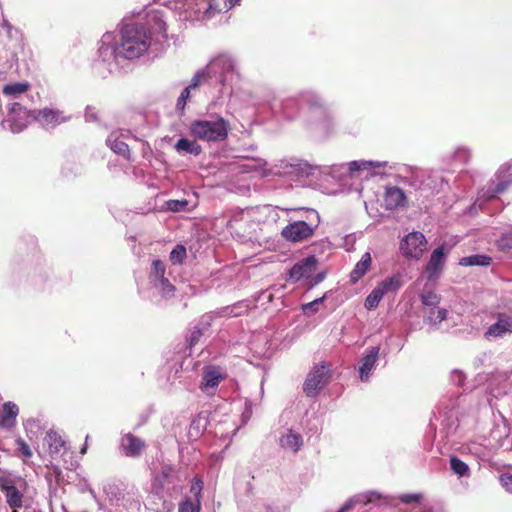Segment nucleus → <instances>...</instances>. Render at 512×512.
<instances>
[{
	"mask_svg": "<svg viewBox=\"0 0 512 512\" xmlns=\"http://www.w3.org/2000/svg\"><path fill=\"white\" fill-rule=\"evenodd\" d=\"M39 115L44 119L47 123H56L58 122L59 115L57 112L51 109H43L39 112Z\"/></svg>",
	"mask_w": 512,
	"mask_h": 512,
	"instance_id": "nucleus-36",
	"label": "nucleus"
},
{
	"mask_svg": "<svg viewBox=\"0 0 512 512\" xmlns=\"http://www.w3.org/2000/svg\"><path fill=\"white\" fill-rule=\"evenodd\" d=\"M510 181H501L499 182L496 187L493 189L492 194L489 196V198H494L497 194H500L504 192L508 186L510 185Z\"/></svg>",
	"mask_w": 512,
	"mask_h": 512,
	"instance_id": "nucleus-39",
	"label": "nucleus"
},
{
	"mask_svg": "<svg viewBox=\"0 0 512 512\" xmlns=\"http://www.w3.org/2000/svg\"><path fill=\"white\" fill-rule=\"evenodd\" d=\"M226 376V373L219 366H205L199 388L206 395L212 396L220 382L226 379Z\"/></svg>",
	"mask_w": 512,
	"mask_h": 512,
	"instance_id": "nucleus-6",
	"label": "nucleus"
},
{
	"mask_svg": "<svg viewBox=\"0 0 512 512\" xmlns=\"http://www.w3.org/2000/svg\"><path fill=\"white\" fill-rule=\"evenodd\" d=\"M329 379L328 369L324 364L315 365L308 373L303 385V390L308 397H314L327 384Z\"/></svg>",
	"mask_w": 512,
	"mask_h": 512,
	"instance_id": "nucleus-3",
	"label": "nucleus"
},
{
	"mask_svg": "<svg viewBox=\"0 0 512 512\" xmlns=\"http://www.w3.org/2000/svg\"><path fill=\"white\" fill-rule=\"evenodd\" d=\"M190 89L189 88H185L181 95L179 96L178 100H177V108L180 109V110H183L185 105H186V102L187 100L190 98Z\"/></svg>",
	"mask_w": 512,
	"mask_h": 512,
	"instance_id": "nucleus-38",
	"label": "nucleus"
},
{
	"mask_svg": "<svg viewBox=\"0 0 512 512\" xmlns=\"http://www.w3.org/2000/svg\"><path fill=\"white\" fill-rule=\"evenodd\" d=\"M186 258V248L183 245H177L170 253V261L173 264H181Z\"/></svg>",
	"mask_w": 512,
	"mask_h": 512,
	"instance_id": "nucleus-34",
	"label": "nucleus"
},
{
	"mask_svg": "<svg viewBox=\"0 0 512 512\" xmlns=\"http://www.w3.org/2000/svg\"><path fill=\"white\" fill-rule=\"evenodd\" d=\"M149 24L151 26V29L156 33H163L166 32V23L162 19V17L159 15V13H153L149 18Z\"/></svg>",
	"mask_w": 512,
	"mask_h": 512,
	"instance_id": "nucleus-30",
	"label": "nucleus"
},
{
	"mask_svg": "<svg viewBox=\"0 0 512 512\" xmlns=\"http://www.w3.org/2000/svg\"><path fill=\"white\" fill-rule=\"evenodd\" d=\"M368 165H369V163H368V162H362V163H359V162H357V161H353V162H351V163L349 164V169H350V171H352V172H353V171H358V170H360V169L362 168V166H363L364 168H367V166H368Z\"/></svg>",
	"mask_w": 512,
	"mask_h": 512,
	"instance_id": "nucleus-45",
	"label": "nucleus"
},
{
	"mask_svg": "<svg viewBox=\"0 0 512 512\" xmlns=\"http://www.w3.org/2000/svg\"><path fill=\"white\" fill-rule=\"evenodd\" d=\"M427 241L421 232L406 235L400 244L402 254L409 259H419L426 250Z\"/></svg>",
	"mask_w": 512,
	"mask_h": 512,
	"instance_id": "nucleus-5",
	"label": "nucleus"
},
{
	"mask_svg": "<svg viewBox=\"0 0 512 512\" xmlns=\"http://www.w3.org/2000/svg\"><path fill=\"white\" fill-rule=\"evenodd\" d=\"M491 263V258L483 255H472L464 257L460 260V264L463 266H487Z\"/></svg>",
	"mask_w": 512,
	"mask_h": 512,
	"instance_id": "nucleus-25",
	"label": "nucleus"
},
{
	"mask_svg": "<svg viewBox=\"0 0 512 512\" xmlns=\"http://www.w3.org/2000/svg\"><path fill=\"white\" fill-rule=\"evenodd\" d=\"M30 89V84L28 82H15L8 83L3 86L2 93L7 97H17L23 93H26Z\"/></svg>",
	"mask_w": 512,
	"mask_h": 512,
	"instance_id": "nucleus-21",
	"label": "nucleus"
},
{
	"mask_svg": "<svg viewBox=\"0 0 512 512\" xmlns=\"http://www.w3.org/2000/svg\"><path fill=\"white\" fill-rule=\"evenodd\" d=\"M446 318H447V310H446V309H443V308H439V309L436 311V320H438V322H442V321H444Z\"/></svg>",
	"mask_w": 512,
	"mask_h": 512,
	"instance_id": "nucleus-46",
	"label": "nucleus"
},
{
	"mask_svg": "<svg viewBox=\"0 0 512 512\" xmlns=\"http://www.w3.org/2000/svg\"><path fill=\"white\" fill-rule=\"evenodd\" d=\"M8 114L12 119H16V117L27 118L29 112L22 104L13 102L8 105Z\"/></svg>",
	"mask_w": 512,
	"mask_h": 512,
	"instance_id": "nucleus-27",
	"label": "nucleus"
},
{
	"mask_svg": "<svg viewBox=\"0 0 512 512\" xmlns=\"http://www.w3.org/2000/svg\"><path fill=\"white\" fill-rule=\"evenodd\" d=\"M378 353L379 348L372 347L369 353L362 359V365L359 369L361 381H366L369 378V374L376 364Z\"/></svg>",
	"mask_w": 512,
	"mask_h": 512,
	"instance_id": "nucleus-16",
	"label": "nucleus"
},
{
	"mask_svg": "<svg viewBox=\"0 0 512 512\" xmlns=\"http://www.w3.org/2000/svg\"><path fill=\"white\" fill-rule=\"evenodd\" d=\"M384 297V295L380 292L379 289H377L376 287L370 292V294L367 296L366 300H365V307L366 309L368 310H373L375 309L379 302L381 301V299Z\"/></svg>",
	"mask_w": 512,
	"mask_h": 512,
	"instance_id": "nucleus-28",
	"label": "nucleus"
},
{
	"mask_svg": "<svg viewBox=\"0 0 512 512\" xmlns=\"http://www.w3.org/2000/svg\"><path fill=\"white\" fill-rule=\"evenodd\" d=\"M121 447L124 454L128 457H138L145 449V442L132 433H127L122 437Z\"/></svg>",
	"mask_w": 512,
	"mask_h": 512,
	"instance_id": "nucleus-12",
	"label": "nucleus"
},
{
	"mask_svg": "<svg viewBox=\"0 0 512 512\" xmlns=\"http://www.w3.org/2000/svg\"><path fill=\"white\" fill-rule=\"evenodd\" d=\"M325 275L323 273L317 274L313 279V284H318L324 279Z\"/></svg>",
	"mask_w": 512,
	"mask_h": 512,
	"instance_id": "nucleus-47",
	"label": "nucleus"
},
{
	"mask_svg": "<svg viewBox=\"0 0 512 512\" xmlns=\"http://www.w3.org/2000/svg\"><path fill=\"white\" fill-rule=\"evenodd\" d=\"M0 490L4 493L6 503L12 512H18V509L23 506V493L13 484L12 480L1 481Z\"/></svg>",
	"mask_w": 512,
	"mask_h": 512,
	"instance_id": "nucleus-8",
	"label": "nucleus"
},
{
	"mask_svg": "<svg viewBox=\"0 0 512 512\" xmlns=\"http://www.w3.org/2000/svg\"><path fill=\"white\" fill-rule=\"evenodd\" d=\"M350 508H351V505L349 503H346L338 512H345Z\"/></svg>",
	"mask_w": 512,
	"mask_h": 512,
	"instance_id": "nucleus-49",
	"label": "nucleus"
},
{
	"mask_svg": "<svg viewBox=\"0 0 512 512\" xmlns=\"http://www.w3.org/2000/svg\"><path fill=\"white\" fill-rule=\"evenodd\" d=\"M403 285L401 275H393L379 282L376 286L377 289L385 296L388 293L397 292Z\"/></svg>",
	"mask_w": 512,
	"mask_h": 512,
	"instance_id": "nucleus-18",
	"label": "nucleus"
},
{
	"mask_svg": "<svg viewBox=\"0 0 512 512\" xmlns=\"http://www.w3.org/2000/svg\"><path fill=\"white\" fill-rule=\"evenodd\" d=\"M200 499L194 502L191 498H186L179 504L178 512H200Z\"/></svg>",
	"mask_w": 512,
	"mask_h": 512,
	"instance_id": "nucleus-32",
	"label": "nucleus"
},
{
	"mask_svg": "<svg viewBox=\"0 0 512 512\" xmlns=\"http://www.w3.org/2000/svg\"><path fill=\"white\" fill-rule=\"evenodd\" d=\"M499 245L502 248L511 249L512 248V232L503 235L501 237V239L499 240Z\"/></svg>",
	"mask_w": 512,
	"mask_h": 512,
	"instance_id": "nucleus-40",
	"label": "nucleus"
},
{
	"mask_svg": "<svg viewBox=\"0 0 512 512\" xmlns=\"http://www.w3.org/2000/svg\"><path fill=\"white\" fill-rule=\"evenodd\" d=\"M318 260L312 255L296 263L289 271L291 279L298 281L303 277H310L316 270Z\"/></svg>",
	"mask_w": 512,
	"mask_h": 512,
	"instance_id": "nucleus-10",
	"label": "nucleus"
},
{
	"mask_svg": "<svg viewBox=\"0 0 512 512\" xmlns=\"http://www.w3.org/2000/svg\"><path fill=\"white\" fill-rule=\"evenodd\" d=\"M399 499L404 504L417 503L422 499V494H402L400 495Z\"/></svg>",
	"mask_w": 512,
	"mask_h": 512,
	"instance_id": "nucleus-37",
	"label": "nucleus"
},
{
	"mask_svg": "<svg viewBox=\"0 0 512 512\" xmlns=\"http://www.w3.org/2000/svg\"><path fill=\"white\" fill-rule=\"evenodd\" d=\"M16 446L18 456H20L24 462H27L33 456L29 445L22 438L16 439Z\"/></svg>",
	"mask_w": 512,
	"mask_h": 512,
	"instance_id": "nucleus-29",
	"label": "nucleus"
},
{
	"mask_svg": "<svg viewBox=\"0 0 512 512\" xmlns=\"http://www.w3.org/2000/svg\"><path fill=\"white\" fill-rule=\"evenodd\" d=\"M158 283L155 285L161 294L162 297L168 298L171 297L175 292V286L170 283V281L165 277L157 281Z\"/></svg>",
	"mask_w": 512,
	"mask_h": 512,
	"instance_id": "nucleus-31",
	"label": "nucleus"
},
{
	"mask_svg": "<svg viewBox=\"0 0 512 512\" xmlns=\"http://www.w3.org/2000/svg\"><path fill=\"white\" fill-rule=\"evenodd\" d=\"M383 201L385 209L391 211L404 208L407 205V197L404 191L397 186L386 188Z\"/></svg>",
	"mask_w": 512,
	"mask_h": 512,
	"instance_id": "nucleus-9",
	"label": "nucleus"
},
{
	"mask_svg": "<svg viewBox=\"0 0 512 512\" xmlns=\"http://www.w3.org/2000/svg\"><path fill=\"white\" fill-rule=\"evenodd\" d=\"M230 1V7L235 5V3L238 1V0H229Z\"/></svg>",
	"mask_w": 512,
	"mask_h": 512,
	"instance_id": "nucleus-50",
	"label": "nucleus"
},
{
	"mask_svg": "<svg viewBox=\"0 0 512 512\" xmlns=\"http://www.w3.org/2000/svg\"><path fill=\"white\" fill-rule=\"evenodd\" d=\"M166 268L164 263L161 260H154L152 262V268L150 272V278L159 281L160 279L165 278Z\"/></svg>",
	"mask_w": 512,
	"mask_h": 512,
	"instance_id": "nucleus-33",
	"label": "nucleus"
},
{
	"mask_svg": "<svg viewBox=\"0 0 512 512\" xmlns=\"http://www.w3.org/2000/svg\"><path fill=\"white\" fill-rule=\"evenodd\" d=\"M88 438H89V436L87 435V436H86V439H85V444H84V446L81 448V451H80V452H81V454H85V453H86V451H87V447H88V445H87V441H88Z\"/></svg>",
	"mask_w": 512,
	"mask_h": 512,
	"instance_id": "nucleus-48",
	"label": "nucleus"
},
{
	"mask_svg": "<svg viewBox=\"0 0 512 512\" xmlns=\"http://www.w3.org/2000/svg\"><path fill=\"white\" fill-rule=\"evenodd\" d=\"M176 478L175 469L170 464H163L159 474L153 479V487L162 490L165 485L170 484Z\"/></svg>",
	"mask_w": 512,
	"mask_h": 512,
	"instance_id": "nucleus-15",
	"label": "nucleus"
},
{
	"mask_svg": "<svg viewBox=\"0 0 512 512\" xmlns=\"http://www.w3.org/2000/svg\"><path fill=\"white\" fill-rule=\"evenodd\" d=\"M108 143L110 148L118 155L129 159L130 158V149L129 146L119 138H108Z\"/></svg>",
	"mask_w": 512,
	"mask_h": 512,
	"instance_id": "nucleus-24",
	"label": "nucleus"
},
{
	"mask_svg": "<svg viewBox=\"0 0 512 512\" xmlns=\"http://www.w3.org/2000/svg\"><path fill=\"white\" fill-rule=\"evenodd\" d=\"M445 261V253L443 247L436 248L426 266V271L429 273L430 278L438 276L441 272Z\"/></svg>",
	"mask_w": 512,
	"mask_h": 512,
	"instance_id": "nucleus-14",
	"label": "nucleus"
},
{
	"mask_svg": "<svg viewBox=\"0 0 512 512\" xmlns=\"http://www.w3.org/2000/svg\"><path fill=\"white\" fill-rule=\"evenodd\" d=\"M201 336H202V333L200 330H194L191 333V336L189 339L190 348H192L194 345H196L198 343Z\"/></svg>",
	"mask_w": 512,
	"mask_h": 512,
	"instance_id": "nucleus-43",
	"label": "nucleus"
},
{
	"mask_svg": "<svg viewBox=\"0 0 512 512\" xmlns=\"http://www.w3.org/2000/svg\"><path fill=\"white\" fill-rule=\"evenodd\" d=\"M46 441L48 444L49 453L51 455L58 454L65 445L62 437L57 432L52 430L47 432Z\"/></svg>",
	"mask_w": 512,
	"mask_h": 512,
	"instance_id": "nucleus-22",
	"label": "nucleus"
},
{
	"mask_svg": "<svg viewBox=\"0 0 512 512\" xmlns=\"http://www.w3.org/2000/svg\"><path fill=\"white\" fill-rule=\"evenodd\" d=\"M19 413L18 406L12 402L3 405V414L1 416V425L10 428L15 424V419Z\"/></svg>",
	"mask_w": 512,
	"mask_h": 512,
	"instance_id": "nucleus-20",
	"label": "nucleus"
},
{
	"mask_svg": "<svg viewBox=\"0 0 512 512\" xmlns=\"http://www.w3.org/2000/svg\"><path fill=\"white\" fill-rule=\"evenodd\" d=\"M372 258L369 252H366L361 260L356 264L355 268L350 273L351 282L356 283L361 279L370 269Z\"/></svg>",
	"mask_w": 512,
	"mask_h": 512,
	"instance_id": "nucleus-17",
	"label": "nucleus"
},
{
	"mask_svg": "<svg viewBox=\"0 0 512 512\" xmlns=\"http://www.w3.org/2000/svg\"><path fill=\"white\" fill-rule=\"evenodd\" d=\"M280 445L285 449H290L293 452H297L303 445V439L300 434L289 430L280 438Z\"/></svg>",
	"mask_w": 512,
	"mask_h": 512,
	"instance_id": "nucleus-19",
	"label": "nucleus"
},
{
	"mask_svg": "<svg viewBox=\"0 0 512 512\" xmlns=\"http://www.w3.org/2000/svg\"><path fill=\"white\" fill-rule=\"evenodd\" d=\"M196 20H209L213 18L220 10L214 7L213 0H194L189 6Z\"/></svg>",
	"mask_w": 512,
	"mask_h": 512,
	"instance_id": "nucleus-11",
	"label": "nucleus"
},
{
	"mask_svg": "<svg viewBox=\"0 0 512 512\" xmlns=\"http://www.w3.org/2000/svg\"><path fill=\"white\" fill-rule=\"evenodd\" d=\"M501 484L509 491H512V475L502 474L500 476Z\"/></svg>",
	"mask_w": 512,
	"mask_h": 512,
	"instance_id": "nucleus-42",
	"label": "nucleus"
},
{
	"mask_svg": "<svg viewBox=\"0 0 512 512\" xmlns=\"http://www.w3.org/2000/svg\"><path fill=\"white\" fill-rule=\"evenodd\" d=\"M187 204L186 201H171L169 202V208L172 210V211H180L181 209L184 208V206Z\"/></svg>",
	"mask_w": 512,
	"mask_h": 512,
	"instance_id": "nucleus-44",
	"label": "nucleus"
},
{
	"mask_svg": "<svg viewBox=\"0 0 512 512\" xmlns=\"http://www.w3.org/2000/svg\"><path fill=\"white\" fill-rule=\"evenodd\" d=\"M324 300V297H321V298H318V299H315L314 301H311L305 305H303V310L306 312L308 310L312 311V312H316L318 310V305L320 303H322Z\"/></svg>",
	"mask_w": 512,
	"mask_h": 512,
	"instance_id": "nucleus-41",
	"label": "nucleus"
},
{
	"mask_svg": "<svg viewBox=\"0 0 512 512\" xmlns=\"http://www.w3.org/2000/svg\"><path fill=\"white\" fill-rule=\"evenodd\" d=\"M175 148L179 152L184 151L195 156L201 153V146L198 145L195 141H191L186 138H180L175 144Z\"/></svg>",
	"mask_w": 512,
	"mask_h": 512,
	"instance_id": "nucleus-23",
	"label": "nucleus"
},
{
	"mask_svg": "<svg viewBox=\"0 0 512 512\" xmlns=\"http://www.w3.org/2000/svg\"><path fill=\"white\" fill-rule=\"evenodd\" d=\"M506 333H512V318L505 314H500L498 321L485 332V337L487 339L502 337Z\"/></svg>",
	"mask_w": 512,
	"mask_h": 512,
	"instance_id": "nucleus-13",
	"label": "nucleus"
},
{
	"mask_svg": "<svg viewBox=\"0 0 512 512\" xmlns=\"http://www.w3.org/2000/svg\"><path fill=\"white\" fill-rule=\"evenodd\" d=\"M228 122L223 118L216 121L196 120L190 124V134L199 140L208 142L223 141L228 135Z\"/></svg>",
	"mask_w": 512,
	"mask_h": 512,
	"instance_id": "nucleus-2",
	"label": "nucleus"
},
{
	"mask_svg": "<svg viewBox=\"0 0 512 512\" xmlns=\"http://www.w3.org/2000/svg\"><path fill=\"white\" fill-rule=\"evenodd\" d=\"M317 224L314 226L305 221H295L289 223L281 231V236L292 243L303 242L314 235Z\"/></svg>",
	"mask_w": 512,
	"mask_h": 512,
	"instance_id": "nucleus-4",
	"label": "nucleus"
},
{
	"mask_svg": "<svg viewBox=\"0 0 512 512\" xmlns=\"http://www.w3.org/2000/svg\"><path fill=\"white\" fill-rule=\"evenodd\" d=\"M120 41L116 47L118 55L126 59H135L146 52L151 44L150 34L141 24H127L120 32Z\"/></svg>",
	"mask_w": 512,
	"mask_h": 512,
	"instance_id": "nucleus-1",
	"label": "nucleus"
},
{
	"mask_svg": "<svg viewBox=\"0 0 512 512\" xmlns=\"http://www.w3.org/2000/svg\"><path fill=\"white\" fill-rule=\"evenodd\" d=\"M420 299L425 306H436L440 301L439 296L433 291H424L420 295Z\"/></svg>",
	"mask_w": 512,
	"mask_h": 512,
	"instance_id": "nucleus-35",
	"label": "nucleus"
},
{
	"mask_svg": "<svg viewBox=\"0 0 512 512\" xmlns=\"http://www.w3.org/2000/svg\"><path fill=\"white\" fill-rule=\"evenodd\" d=\"M450 467L452 471L459 476L467 475L469 472L468 465L456 456L450 458Z\"/></svg>",
	"mask_w": 512,
	"mask_h": 512,
	"instance_id": "nucleus-26",
	"label": "nucleus"
},
{
	"mask_svg": "<svg viewBox=\"0 0 512 512\" xmlns=\"http://www.w3.org/2000/svg\"><path fill=\"white\" fill-rule=\"evenodd\" d=\"M229 70L232 68V64L229 59L224 57H218L211 61L206 70L197 72L191 80V83L187 88L190 90L198 88L202 83H205L210 78V74L216 72L217 69Z\"/></svg>",
	"mask_w": 512,
	"mask_h": 512,
	"instance_id": "nucleus-7",
	"label": "nucleus"
}]
</instances>
